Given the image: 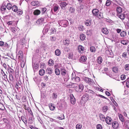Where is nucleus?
I'll return each mask as SVG.
<instances>
[{"label": "nucleus", "mask_w": 129, "mask_h": 129, "mask_svg": "<svg viewBox=\"0 0 129 129\" xmlns=\"http://www.w3.org/2000/svg\"><path fill=\"white\" fill-rule=\"evenodd\" d=\"M71 77L72 80L73 81H75L76 82H78L80 81V78L78 77H76L75 74L72 73Z\"/></svg>", "instance_id": "f257e3e1"}, {"label": "nucleus", "mask_w": 129, "mask_h": 129, "mask_svg": "<svg viewBox=\"0 0 129 129\" xmlns=\"http://www.w3.org/2000/svg\"><path fill=\"white\" fill-rule=\"evenodd\" d=\"M69 96L71 103L73 105H74L76 103V100L75 97L72 94H70Z\"/></svg>", "instance_id": "f03ea898"}, {"label": "nucleus", "mask_w": 129, "mask_h": 129, "mask_svg": "<svg viewBox=\"0 0 129 129\" xmlns=\"http://www.w3.org/2000/svg\"><path fill=\"white\" fill-rule=\"evenodd\" d=\"M61 25H60L65 27L67 26L69 24L68 22L66 20H61Z\"/></svg>", "instance_id": "7ed1b4c3"}, {"label": "nucleus", "mask_w": 129, "mask_h": 129, "mask_svg": "<svg viewBox=\"0 0 129 129\" xmlns=\"http://www.w3.org/2000/svg\"><path fill=\"white\" fill-rule=\"evenodd\" d=\"M106 123L108 124H111L112 122V120L111 118L109 116H107L105 119Z\"/></svg>", "instance_id": "20e7f679"}, {"label": "nucleus", "mask_w": 129, "mask_h": 129, "mask_svg": "<svg viewBox=\"0 0 129 129\" xmlns=\"http://www.w3.org/2000/svg\"><path fill=\"white\" fill-rule=\"evenodd\" d=\"M84 81L89 84H92L93 82V80L88 78H85L84 79Z\"/></svg>", "instance_id": "39448f33"}, {"label": "nucleus", "mask_w": 129, "mask_h": 129, "mask_svg": "<svg viewBox=\"0 0 129 129\" xmlns=\"http://www.w3.org/2000/svg\"><path fill=\"white\" fill-rule=\"evenodd\" d=\"M112 127L114 129L117 128L119 126V123L116 121H114L112 123Z\"/></svg>", "instance_id": "423d86ee"}, {"label": "nucleus", "mask_w": 129, "mask_h": 129, "mask_svg": "<svg viewBox=\"0 0 129 129\" xmlns=\"http://www.w3.org/2000/svg\"><path fill=\"white\" fill-rule=\"evenodd\" d=\"M18 63L20 64L21 67L23 68L25 65V61L23 60V59H18Z\"/></svg>", "instance_id": "0eeeda50"}, {"label": "nucleus", "mask_w": 129, "mask_h": 129, "mask_svg": "<svg viewBox=\"0 0 129 129\" xmlns=\"http://www.w3.org/2000/svg\"><path fill=\"white\" fill-rule=\"evenodd\" d=\"M84 50V48L81 45H79L78 47V51L80 53H82Z\"/></svg>", "instance_id": "6e6552de"}, {"label": "nucleus", "mask_w": 129, "mask_h": 129, "mask_svg": "<svg viewBox=\"0 0 129 129\" xmlns=\"http://www.w3.org/2000/svg\"><path fill=\"white\" fill-rule=\"evenodd\" d=\"M99 12V10L96 9H94L92 11V13L93 15L96 16H97L98 15V14Z\"/></svg>", "instance_id": "1a4fd4ad"}, {"label": "nucleus", "mask_w": 129, "mask_h": 129, "mask_svg": "<svg viewBox=\"0 0 129 129\" xmlns=\"http://www.w3.org/2000/svg\"><path fill=\"white\" fill-rule=\"evenodd\" d=\"M117 16L118 17L120 18L122 20H123L124 19L125 17V14H117Z\"/></svg>", "instance_id": "9d476101"}, {"label": "nucleus", "mask_w": 129, "mask_h": 129, "mask_svg": "<svg viewBox=\"0 0 129 129\" xmlns=\"http://www.w3.org/2000/svg\"><path fill=\"white\" fill-rule=\"evenodd\" d=\"M68 4V3L66 2H62L59 3V5L62 9L65 7Z\"/></svg>", "instance_id": "9b49d317"}, {"label": "nucleus", "mask_w": 129, "mask_h": 129, "mask_svg": "<svg viewBox=\"0 0 129 129\" xmlns=\"http://www.w3.org/2000/svg\"><path fill=\"white\" fill-rule=\"evenodd\" d=\"M60 9L59 6L57 4L54 5L53 6V9L55 12H57Z\"/></svg>", "instance_id": "f8f14e48"}, {"label": "nucleus", "mask_w": 129, "mask_h": 129, "mask_svg": "<svg viewBox=\"0 0 129 129\" xmlns=\"http://www.w3.org/2000/svg\"><path fill=\"white\" fill-rule=\"evenodd\" d=\"M60 72L62 75H65L66 74L67 71L64 68L62 67L60 69Z\"/></svg>", "instance_id": "ddd939ff"}, {"label": "nucleus", "mask_w": 129, "mask_h": 129, "mask_svg": "<svg viewBox=\"0 0 129 129\" xmlns=\"http://www.w3.org/2000/svg\"><path fill=\"white\" fill-rule=\"evenodd\" d=\"M87 59L86 57L85 56H82L80 59V61L81 62H83L85 61Z\"/></svg>", "instance_id": "4468645a"}, {"label": "nucleus", "mask_w": 129, "mask_h": 129, "mask_svg": "<svg viewBox=\"0 0 129 129\" xmlns=\"http://www.w3.org/2000/svg\"><path fill=\"white\" fill-rule=\"evenodd\" d=\"M18 59H23V53L22 51H19L18 53Z\"/></svg>", "instance_id": "2eb2a0df"}, {"label": "nucleus", "mask_w": 129, "mask_h": 129, "mask_svg": "<svg viewBox=\"0 0 129 129\" xmlns=\"http://www.w3.org/2000/svg\"><path fill=\"white\" fill-rule=\"evenodd\" d=\"M53 71L51 68H48L46 70V72L48 74L51 75Z\"/></svg>", "instance_id": "dca6fc26"}, {"label": "nucleus", "mask_w": 129, "mask_h": 129, "mask_svg": "<svg viewBox=\"0 0 129 129\" xmlns=\"http://www.w3.org/2000/svg\"><path fill=\"white\" fill-rule=\"evenodd\" d=\"M87 94H85L82 97L81 100L84 101H86L88 100V98L87 97Z\"/></svg>", "instance_id": "f3484780"}, {"label": "nucleus", "mask_w": 129, "mask_h": 129, "mask_svg": "<svg viewBox=\"0 0 129 129\" xmlns=\"http://www.w3.org/2000/svg\"><path fill=\"white\" fill-rule=\"evenodd\" d=\"M31 4L35 6H39V3L38 2L33 1L31 2Z\"/></svg>", "instance_id": "a211bd4d"}, {"label": "nucleus", "mask_w": 129, "mask_h": 129, "mask_svg": "<svg viewBox=\"0 0 129 129\" xmlns=\"http://www.w3.org/2000/svg\"><path fill=\"white\" fill-rule=\"evenodd\" d=\"M45 73V70L43 69H41L39 71V74L41 76H43Z\"/></svg>", "instance_id": "6ab92c4d"}, {"label": "nucleus", "mask_w": 129, "mask_h": 129, "mask_svg": "<svg viewBox=\"0 0 129 129\" xmlns=\"http://www.w3.org/2000/svg\"><path fill=\"white\" fill-rule=\"evenodd\" d=\"M91 20H87L85 23V25L87 26H89L91 25Z\"/></svg>", "instance_id": "aec40b11"}, {"label": "nucleus", "mask_w": 129, "mask_h": 129, "mask_svg": "<svg viewBox=\"0 0 129 129\" xmlns=\"http://www.w3.org/2000/svg\"><path fill=\"white\" fill-rule=\"evenodd\" d=\"M102 32L104 34L107 35L108 34L109 31L108 29L106 28H103L102 29Z\"/></svg>", "instance_id": "412c9836"}, {"label": "nucleus", "mask_w": 129, "mask_h": 129, "mask_svg": "<svg viewBox=\"0 0 129 129\" xmlns=\"http://www.w3.org/2000/svg\"><path fill=\"white\" fill-rule=\"evenodd\" d=\"M44 21V19L43 18H41L38 19L36 21V23L38 24H40L43 23Z\"/></svg>", "instance_id": "4be33fe9"}, {"label": "nucleus", "mask_w": 129, "mask_h": 129, "mask_svg": "<svg viewBox=\"0 0 129 129\" xmlns=\"http://www.w3.org/2000/svg\"><path fill=\"white\" fill-rule=\"evenodd\" d=\"M70 40L69 39H67L65 41H63L64 44L66 46H68L70 43Z\"/></svg>", "instance_id": "5701e85b"}, {"label": "nucleus", "mask_w": 129, "mask_h": 129, "mask_svg": "<svg viewBox=\"0 0 129 129\" xmlns=\"http://www.w3.org/2000/svg\"><path fill=\"white\" fill-rule=\"evenodd\" d=\"M48 64L49 66H53L54 64V61L51 59H50L48 61Z\"/></svg>", "instance_id": "b1692460"}, {"label": "nucleus", "mask_w": 129, "mask_h": 129, "mask_svg": "<svg viewBox=\"0 0 129 129\" xmlns=\"http://www.w3.org/2000/svg\"><path fill=\"white\" fill-rule=\"evenodd\" d=\"M55 55L57 56L60 55L61 54V52L59 49H56L55 52Z\"/></svg>", "instance_id": "393cba45"}, {"label": "nucleus", "mask_w": 129, "mask_h": 129, "mask_svg": "<svg viewBox=\"0 0 129 129\" xmlns=\"http://www.w3.org/2000/svg\"><path fill=\"white\" fill-rule=\"evenodd\" d=\"M100 119L103 121H104V119L105 117V116L102 114H99Z\"/></svg>", "instance_id": "a878e982"}, {"label": "nucleus", "mask_w": 129, "mask_h": 129, "mask_svg": "<svg viewBox=\"0 0 129 129\" xmlns=\"http://www.w3.org/2000/svg\"><path fill=\"white\" fill-rule=\"evenodd\" d=\"M41 11L38 10H36L34 11L33 13L34 14L36 15H37L40 14Z\"/></svg>", "instance_id": "bb28decb"}, {"label": "nucleus", "mask_w": 129, "mask_h": 129, "mask_svg": "<svg viewBox=\"0 0 129 129\" xmlns=\"http://www.w3.org/2000/svg\"><path fill=\"white\" fill-rule=\"evenodd\" d=\"M55 72L56 75H59L60 74V71L59 69L56 68L55 70Z\"/></svg>", "instance_id": "cd10ccee"}, {"label": "nucleus", "mask_w": 129, "mask_h": 129, "mask_svg": "<svg viewBox=\"0 0 129 129\" xmlns=\"http://www.w3.org/2000/svg\"><path fill=\"white\" fill-rule=\"evenodd\" d=\"M92 30L90 29L87 30L86 32V35H91L92 34Z\"/></svg>", "instance_id": "c85d7f7f"}, {"label": "nucleus", "mask_w": 129, "mask_h": 129, "mask_svg": "<svg viewBox=\"0 0 129 129\" xmlns=\"http://www.w3.org/2000/svg\"><path fill=\"white\" fill-rule=\"evenodd\" d=\"M116 11L118 14L120 13L122 11L121 8L120 7H117Z\"/></svg>", "instance_id": "c756f323"}, {"label": "nucleus", "mask_w": 129, "mask_h": 129, "mask_svg": "<svg viewBox=\"0 0 129 129\" xmlns=\"http://www.w3.org/2000/svg\"><path fill=\"white\" fill-rule=\"evenodd\" d=\"M23 12L22 10L20 9H17V15H21L22 14Z\"/></svg>", "instance_id": "7c9ffc66"}, {"label": "nucleus", "mask_w": 129, "mask_h": 129, "mask_svg": "<svg viewBox=\"0 0 129 129\" xmlns=\"http://www.w3.org/2000/svg\"><path fill=\"white\" fill-rule=\"evenodd\" d=\"M102 58L101 57H99L97 59V62L101 64L102 63Z\"/></svg>", "instance_id": "2f4dec72"}, {"label": "nucleus", "mask_w": 129, "mask_h": 129, "mask_svg": "<svg viewBox=\"0 0 129 129\" xmlns=\"http://www.w3.org/2000/svg\"><path fill=\"white\" fill-rule=\"evenodd\" d=\"M80 38L81 40H84L85 38V35L84 34H83L81 35L80 36Z\"/></svg>", "instance_id": "473e14b6"}, {"label": "nucleus", "mask_w": 129, "mask_h": 129, "mask_svg": "<svg viewBox=\"0 0 129 129\" xmlns=\"http://www.w3.org/2000/svg\"><path fill=\"white\" fill-rule=\"evenodd\" d=\"M98 14V15L97 16L99 19H101L103 17V14L101 12H99Z\"/></svg>", "instance_id": "72a5a7b5"}, {"label": "nucleus", "mask_w": 129, "mask_h": 129, "mask_svg": "<svg viewBox=\"0 0 129 129\" xmlns=\"http://www.w3.org/2000/svg\"><path fill=\"white\" fill-rule=\"evenodd\" d=\"M120 34L121 37H124L126 36V33L125 31H123L120 33Z\"/></svg>", "instance_id": "f704fd0d"}, {"label": "nucleus", "mask_w": 129, "mask_h": 129, "mask_svg": "<svg viewBox=\"0 0 129 129\" xmlns=\"http://www.w3.org/2000/svg\"><path fill=\"white\" fill-rule=\"evenodd\" d=\"M6 7L4 5H2L1 8V10L2 11H5L6 8Z\"/></svg>", "instance_id": "c9c22d12"}, {"label": "nucleus", "mask_w": 129, "mask_h": 129, "mask_svg": "<svg viewBox=\"0 0 129 129\" xmlns=\"http://www.w3.org/2000/svg\"><path fill=\"white\" fill-rule=\"evenodd\" d=\"M118 68L116 67H114L112 68L113 71L115 73H117L118 72Z\"/></svg>", "instance_id": "e433bc0d"}, {"label": "nucleus", "mask_w": 129, "mask_h": 129, "mask_svg": "<svg viewBox=\"0 0 129 129\" xmlns=\"http://www.w3.org/2000/svg\"><path fill=\"white\" fill-rule=\"evenodd\" d=\"M47 10V9L46 8H41V12L42 14H44Z\"/></svg>", "instance_id": "4c0bfd02"}, {"label": "nucleus", "mask_w": 129, "mask_h": 129, "mask_svg": "<svg viewBox=\"0 0 129 129\" xmlns=\"http://www.w3.org/2000/svg\"><path fill=\"white\" fill-rule=\"evenodd\" d=\"M49 107L51 110L53 111L55 108V107L52 104H51L49 106Z\"/></svg>", "instance_id": "58836bf2"}, {"label": "nucleus", "mask_w": 129, "mask_h": 129, "mask_svg": "<svg viewBox=\"0 0 129 129\" xmlns=\"http://www.w3.org/2000/svg\"><path fill=\"white\" fill-rule=\"evenodd\" d=\"M111 1L110 0H107L105 5L107 6H109L111 4Z\"/></svg>", "instance_id": "ea45409f"}, {"label": "nucleus", "mask_w": 129, "mask_h": 129, "mask_svg": "<svg viewBox=\"0 0 129 129\" xmlns=\"http://www.w3.org/2000/svg\"><path fill=\"white\" fill-rule=\"evenodd\" d=\"M82 125L80 124H78L76 125V129H81L82 127Z\"/></svg>", "instance_id": "a19ab883"}, {"label": "nucleus", "mask_w": 129, "mask_h": 129, "mask_svg": "<svg viewBox=\"0 0 129 129\" xmlns=\"http://www.w3.org/2000/svg\"><path fill=\"white\" fill-rule=\"evenodd\" d=\"M12 5L10 3H8L6 7L8 9L10 10L12 8Z\"/></svg>", "instance_id": "79ce46f5"}, {"label": "nucleus", "mask_w": 129, "mask_h": 129, "mask_svg": "<svg viewBox=\"0 0 129 129\" xmlns=\"http://www.w3.org/2000/svg\"><path fill=\"white\" fill-rule=\"evenodd\" d=\"M125 125L126 128L129 129V121H126L125 122Z\"/></svg>", "instance_id": "37998d69"}, {"label": "nucleus", "mask_w": 129, "mask_h": 129, "mask_svg": "<svg viewBox=\"0 0 129 129\" xmlns=\"http://www.w3.org/2000/svg\"><path fill=\"white\" fill-rule=\"evenodd\" d=\"M90 49L91 52H94L95 51V48L94 46H91L90 48Z\"/></svg>", "instance_id": "c03bdc74"}, {"label": "nucleus", "mask_w": 129, "mask_h": 129, "mask_svg": "<svg viewBox=\"0 0 129 129\" xmlns=\"http://www.w3.org/2000/svg\"><path fill=\"white\" fill-rule=\"evenodd\" d=\"M125 69L127 71H129V64H126L124 65V67Z\"/></svg>", "instance_id": "a18cd8bd"}, {"label": "nucleus", "mask_w": 129, "mask_h": 129, "mask_svg": "<svg viewBox=\"0 0 129 129\" xmlns=\"http://www.w3.org/2000/svg\"><path fill=\"white\" fill-rule=\"evenodd\" d=\"M22 120L24 122L25 124L26 125L27 124V120L24 117H21Z\"/></svg>", "instance_id": "49530a36"}, {"label": "nucleus", "mask_w": 129, "mask_h": 129, "mask_svg": "<svg viewBox=\"0 0 129 129\" xmlns=\"http://www.w3.org/2000/svg\"><path fill=\"white\" fill-rule=\"evenodd\" d=\"M75 11V9L72 7H71L69 9V11L71 13H74Z\"/></svg>", "instance_id": "de8ad7c7"}, {"label": "nucleus", "mask_w": 129, "mask_h": 129, "mask_svg": "<svg viewBox=\"0 0 129 129\" xmlns=\"http://www.w3.org/2000/svg\"><path fill=\"white\" fill-rule=\"evenodd\" d=\"M9 79L10 80H11L12 81V82H14V81H15L14 78H13V76L12 75L10 76Z\"/></svg>", "instance_id": "09e8293b"}, {"label": "nucleus", "mask_w": 129, "mask_h": 129, "mask_svg": "<svg viewBox=\"0 0 129 129\" xmlns=\"http://www.w3.org/2000/svg\"><path fill=\"white\" fill-rule=\"evenodd\" d=\"M121 43L124 45H126L128 44V42L127 41L123 40L121 41Z\"/></svg>", "instance_id": "8fccbe9b"}, {"label": "nucleus", "mask_w": 129, "mask_h": 129, "mask_svg": "<svg viewBox=\"0 0 129 129\" xmlns=\"http://www.w3.org/2000/svg\"><path fill=\"white\" fill-rule=\"evenodd\" d=\"M25 42V39L24 38H23L21 40L20 43L22 45H23L24 44Z\"/></svg>", "instance_id": "3c124183"}, {"label": "nucleus", "mask_w": 129, "mask_h": 129, "mask_svg": "<svg viewBox=\"0 0 129 129\" xmlns=\"http://www.w3.org/2000/svg\"><path fill=\"white\" fill-rule=\"evenodd\" d=\"M120 78L122 80H124L126 78L125 75L124 74L121 75Z\"/></svg>", "instance_id": "603ef678"}, {"label": "nucleus", "mask_w": 129, "mask_h": 129, "mask_svg": "<svg viewBox=\"0 0 129 129\" xmlns=\"http://www.w3.org/2000/svg\"><path fill=\"white\" fill-rule=\"evenodd\" d=\"M57 97V95L56 93H53L52 94V98L54 99H56Z\"/></svg>", "instance_id": "864d4df0"}, {"label": "nucleus", "mask_w": 129, "mask_h": 129, "mask_svg": "<svg viewBox=\"0 0 129 129\" xmlns=\"http://www.w3.org/2000/svg\"><path fill=\"white\" fill-rule=\"evenodd\" d=\"M50 40L52 41H55L56 40V38L54 36H52L50 37Z\"/></svg>", "instance_id": "5fc2aeb1"}, {"label": "nucleus", "mask_w": 129, "mask_h": 129, "mask_svg": "<svg viewBox=\"0 0 129 129\" xmlns=\"http://www.w3.org/2000/svg\"><path fill=\"white\" fill-rule=\"evenodd\" d=\"M22 101L23 102H25L26 101V97L25 96H23L22 98Z\"/></svg>", "instance_id": "6e6d98bb"}, {"label": "nucleus", "mask_w": 129, "mask_h": 129, "mask_svg": "<svg viewBox=\"0 0 129 129\" xmlns=\"http://www.w3.org/2000/svg\"><path fill=\"white\" fill-rule=\"evenodd\" d=\"M73 55L72 53H69V54L68 58L69 59H71L73 58Z\"/></svg>", "instance_id": "4d7b16f0"}, {"label": "nucleus", "mask_w": 129, "mask_h": 129, "mask_svg": "<svg viewBox=\"0 0 129 129\" xmlns=\"http://www.w3.org/2000/svg\"><path fill=\"white\" fill-rule=\"evenodd\" d=\"M51 33L52 34L55 33L56 32L55 29L54 27L52 28L51 29Z\"/></svg>", "instance_id": "13d9d810"}, {"label": "nucleus", "mask_w": 129, "mask_h": 129, "mask_svg": "<svg viewBox=\"0 0 129 129\" xmlns=\"http://www.w3.org/2000/svg\"><path fill=\"white\" fill-rule=\"evenodd\" d=\"M28 123L31 124L33 123L32 118L31 117H30L28 120Z\"/></svg>", "instance_id": "bf43d9fd"}, {"label": "nucleus", "mask_w": 129, "mask_h": 129, "mask_svg": "<svg viewBox=\"0 0 129 129\" xmlns=\"http://www.w3.org/2000/svg\"><path fill=\"white\" fill-rule=\"evenodd\" d=\"M79 29L80 31H83L84 29V26L82 25L80 26L79 27Z\"/></svg>", "instance_id": "052dcab7"}, {"label": "nucleus", "mask_w": 129, "mask_h": 129, "mask_svg": "<svg viewBox=\"0 0 129 129\" xmlns=\"http://www.w3.org/2000/svg\"><path fill=\"white\" fill-rule=\"evenodd\" d=\"M97 129H102V125L100 124H99L97 125Z\"/></svg>", "instance_id": "680f3d73"}, {"label": "nucleus", "mask_w": 129, "mask_h": 129, "mask_svg": "<svg viewBox=\"0 0 129 129\" xmlns=\"http://www.w3.org/2000/svg\"><path fill=\"white\" fill-rule=\"evenodd\" d=\"M79 89H83L84 87V85L82 83L80 84L79 85Z\"/></svg>", "instance_id": "e2e57ef3"}, {"label": "nucleus", "mask_w": 129, "mask_h": 129, "mask_svg": "<svg viewBox=\"0 0 129 129\" xmlns=\"http://www.w3.org/2000/svg\"><path fill=\"white\" fill-rule=\"evenodd\" d=\"M122 56L123 57H124V58H126L127 57V54L126 52H124L122 54Z\"/></svg>", "instance_id": "0e129e2a"}, {"label": "nucleus", "mask_w": 129, "mask_h": 129, "mask_svg": "<svg viewBox=\"0 0 129 129\" xmlns=\"http://www.w3.org/2000/svg\"><path fill=\"white\" fill-rule=\"evenodd\" d=\"M16 6L15 5H14L12 8V10L14 11V12H15L16 11Z\"/></svg>", "instance_id": "69168bd1"}, {"label": "nucleus", "mask_w": 129, "mask_h": 129, "mask_svg": "<svg viewBox=\"0 0 129 129\" xmlns=\"http://www.w3.org/2000/svg\"><path fill=\"white\" fill-rule=\"evenodd\" d=\"M111 101L113 102V103L116 106H117L118 105L117 103H116V102H115V101L114 100V99L111 100Z\"/></svg>", "instance_id": "338daca9"}, {"label": "nucleus", "mask_w": 129, "mask_h": 129, "mask_svg": "<svg viewBox=\"0 0 129 129\" xmlns=\"http://www.w3.org/2000/svg\"><path fill=\"white\" fill-rule=\"evenodd\" d=\"M124 93L126 94H129V89H126L124 91Z\"/></svg>", "instance_id": "774afa93"}]
</instances>
